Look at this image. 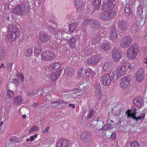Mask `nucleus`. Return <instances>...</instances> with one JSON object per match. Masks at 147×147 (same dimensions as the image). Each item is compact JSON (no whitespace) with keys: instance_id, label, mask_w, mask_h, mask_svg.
<instances>
[{"instance_id":"61","label":"nucleus","mask_w":147,"mask_h":147,"mask_svg":"<svg viewBox=\"0 0 147 147\" xmlns=\"http://www.w3.org/2000/svg\"><path fill=\"white\" fill-rule=\"evenodd\" d=\"M68 106L69 107H71L72 108H74L75 107V105L72 103H70L69 105Z\"/></svg>"},{"instance_id":"49","label":"nucleus","mask_w":147,"mask_h":147,"mask_svg":"<svg viewBox=\"0 0 147 147\" xmlns=\"http://www.w3.org/2000/svg\"><path fill=\"white\" fill-rule=\"evenodd\" d=\"M7 94L8 96L9 97H11L13 96V91L10 90H7Z\"/></svg>"},{"instance_id":"12","label":"nucleus","mask_w":147,"mask_h":147,"mask_svg":"<svg viewBox=\"0 0 147 147\" xmlns=\"http://www.w3.org/2000/svg\"><path fill=\"white\" fill-rule=\"evenodd\" d=\"M102 84L105 86H108L109 85L111 81L110 74H104L102 77Z\"/></svg>"},{"instance_id":"34","label":"nucleus","mask_w":147,"mask_h":147,"mask_svg":"<svg viewBox=\"0 0 147 147\" xmlns=\"http://www.w3.org/2000/svg\"><path fill=\"white\" fill-rule=\"evenodd\" d=\"M145 116V114L143 113L142 115H140L139 117H135V120L136 122H138L139 119L142 121L144 120Z\"/></svg>"},{"instance_id":"46","label":"nucleus","mask_w":147,"mask_h":147,"mask_svg":"<svg viewBox=\"0 0 147 147\" xmlns=\"http://www.w3.org/2000/svg\"><path fill=\"white\" fill-rule=\"evenodd\" d=\"M125 114L127 115V118H131L132 119L135 120V117L133 116L132 115L129 113V111H127V110L125 113Z\"/></svg>"},{"instance_id":"39","label":"nucleus","mask_w":147,"mask_h":147,"mask_svg":"<svg viewBox=\"0 0 147 147\" xmlns=\"http://www.w3.org/2000/svg\"><path fill=\"white\" fill-rule=\"evenodd\" d=\"M101 48L104 51L109 50L111 49L110 46L107 44H104L102 46Z\"/></svg>"},{"instance_id":"48","label":"nucleus","mask_w":147,"mask_h":147,"mask_svg":"<svg viewBox=\"0 0 147 147\" xmlns=\"http://www.w3.org/2000/svg\"><path fill=\"white\" fill-rule=\"evenodd\" d=\"M109 67V65L108 63H105L103 66V68L105 71H107Z\"/></svg>"},{"instance_id":"37","label":"nucleus","mask_w":147,"mask_h":147,"mask_svg":"<svg viewBox=\"0 0 147 147\" xmlns=\"http://www.w3.org/2000/svg\"><path fill=\"white\" fill-rule=\"evenodd\" d=\"M138 29L137 26L136 24L132 25L130 27V31L132 33L135 32Z\"/></svg>"},{"instance_id":"59","label":"nucleus","mask_w":147,"mask_h":147,"mask_svg":"<svg viewBox=\"0 0 147 147\" xmlns=\"http://www.w3.org/2000/svg\"><path fill=\"white\" fill-rule=\"evenodd\" d=\"M57 98H51V104H53V103L55 101V100H57Z\"/></svg>"},{"instance_id":"36","label":"nucleus","mask_w":147,"mask_h":147,"mask_svg":"<svg viewBox=\"0 0 147 147\" xmlns=\"http://www.w3.org/2000/svg\"><path fill=\"white\" fill-rule=\"evenodd\" d=\"M22 99L21 96H17L14 99V102L17 103H20L22 102Z\"/></svg>"},{"instance_id":"13","label":"nucleus","mask_w":147,"mask_h":147,"mask_svg":"<svg viewBox=\"0 0 147 147\" xmlns=\"http://www.w3.org/2000/svg\"><path fill=\"white\" fill-rule=\"evenodd\" d=\"M100 58L97 55H92L91 57L89 58L88 61V63L89 65H94L99 62Z\"/></svg>"},{"instance_id":"10","label":"nucleus","mask_w":147,"mask_h":147,"mask_svg":"<svg viewBox=\"0 0 147 147\" xmlns=\"http://www.w3.org/2000/svg\"><path fill=\"white\" fill-rule=\"evenodd\" d=\"M92 136L89 132L85 131L82 132L80 136V138L86 142H88L92 140Z\"/></svg>"},{"instance_id":"30","label":"nucleus","mask_w":147,"mask_h":147,"mask_svg":"<svg viewBox=\"0 0 147 147\" xmlns=\"http://www.w3.org/2000/svg\"><path fill=\"white\" fill-rule=\"evenodd\" d=\"M111 124H108L106 125H104L102 128L99 129V131L101 130H102L105 131H109L111 129Z\"/></svg>"},{"instance_id":"55","label":"nucleus","mask_w":147,"mask_h":147,"mask_svg":"<svg viewBox=\"0 0 147 147\" xmlns=\"http://www.w3.org/2000/svg\"><path fill=\"white\" fill-rule=\"evenodd\" d=\"M13 64V62H9L7 65V67H8L9 69L10 70L12 68V65Z\"/></svg>"},{"instance_id":"57","label":"nucleus","mask_w":147,"mask_h":147,"mask_svg":"<svg viewBox=\"0 0 147 147\" xmlns=\"http://www.w3.org/2000/svg\"><path fill=\"white\" fill-rule=\"evenodd\" d=\"M34 91H29L28 92V94L30 95H35Z\"/></svg>"},{"instance_id":"35","label":"nucleus","mask_w":147,"mask_h":147,"mask_svg":"<svg viewBox=\"0 0 147 147\" xmlns=\"http://www.w3.org/2000/svg\"><path fill=\"white\" fill-rule=\"evenodd\" d=\"M85 74L87 77L89 78L93 76V72L91 70H85Z\"/></svg>"},{"instance_id":"25","label":"nucleus","mask_w":147,"mask_h":147,"mask_svg":"<svg viewBox=\"0 0 147 147\" xmlns=\"http://www.w3.org/2000/svg\"><path fill=\"white\" fill-rule=\"evenodd\" d=\"M83 5L82 0H75V5L78 11L80 10L81 8H82V10Z\"/></svg>"},{"instance_id":"41","label":"nucleus","mask_w":147,"mask_h":147,"mask_svg":"<svg viewBox=\"0 0 147 147\" xmlns=\"http://www.w3.org/2000/svg\"><path fill=\"white\" fill-rule=\"evenodd\" d=\"M85 70H83V68H82L79 69L78 71V74L79 76H84V73H85L84 72Z\"/></svg>"},{"instance_id":"29","label":"nucleus","mask_w":147,"mask_h":147,"mask_svg":"<svg viewBox=\"0 0 147 147\" xmlns=\"http://www.w3.org/2000/svg\"><path fill=\"white\" fill-rule=\"evenodd\" d=\"M69 26L68 31L70 33H72L75 30L77 25L76 23H72L69 24Z\"/></svg>"},{"instance_id":"38","label":"nucleus","mask_w":147,"mask_h":147,"mask_svg":"<svg viewBox=\"0 0 147 147\" xmlns=\"http://www.w3.org/2000/svg\"><path fill=\"white\" fill-rule=\"evenodd\" d=\"M94 110L93 109H92L89 111V113L88 114V116L86 118L87 120H88L90 118H91L93 116V114L94 113Z\"/></svg>"},{"instance_id":"47","label":"nucleus","mask_w":147,"mask_h":147,"mask_svg":"<svg viewBox=\"0 0 147 147\" xmlns=\"http://www.w3.org/2000/svg\"><path fill=\"white\" fill-rule=\"evenodd\" d=\"M95 88L97 91L98 92L100 91V85L98 84H95Z\"/></svg>"},{"instance_id":"22","label":"nucleus","mask_w":147,"mask_h":147,"mask_svg":"<svg viewBox=\"0 0 147 147\" xmlns=\"http://www.w3.org/2000/svg\"><path fill=\"white\" fill-rule=\"evenodd\" d=\"M67 43L69 45L70 48H73L76 46V39L73 37H71L67 41Z\"/></svg>"},{"instance_id":"62","label":"nucleus","mask_w":147,"mask_h":147,"mask_svg":"<svg viewBox=\"0 0 147 147\" xmlns=\"http://www.w3.org/2000/svg\"><path fill=\"white\" fill-rule=\"evenodd\" d=\"M34 52L36 54V55H34V56H37V49H36V48L35 46L34 47Z\"/></svg>"},{"instance_id":"45","label":"nucleus","mask_w":147,"mask_h":147,"mask_svg":"<svg viewBox=\"0 0 147 147\" xmlns=\"http://www.w3.org/2000/svg\"><path fill=\"white\" fill-rule=\"evenodd\" d=\"M18 77L20 78V81L23 82L24 81V77L23 74L21 73H19L17 75Z\"/></svg>"},{"instance_id":"7","label":"nucleus","mask_w":147,"mask_h":147,"mask_svg":"<svg viewBox=\"0 0 147 147\" xmlns=\"http://www.w3.org/2000/svg\"><path fill=\"white\" fill-rule=\"evenodd\" d=\"M42 56L43 59L46 61L52 60L55 58L53 53L51 51L44 52L42 53Z\"/></svg>"},{"instance_id":"20","label":"nucleus","mask_w":147,"mask_h":147,"mask_svg":"<svg viewBox=\"0 0 147 147\" xmlns=\"http://www.w3.org/2000/svg\"><path fill=\"white\" fill-rule=\"evenodd\" d=\"M61 70L60 69L55 72L52 73L50 76V79L51 81L54 82L57 80L61 72Z\"/></svg>"},{"instance_id":"21","label":"nucleus","mask_w":147,"mask_h":147,"mask_svg":"<svg viewBox=\"0 0 147 147\" xmlns=\"http://www.w3.org/2000/svg\"><path fill=\"white\" fill-rule=\"evenodd\" d=\"M134 105L139 107H141L144 105V101L140 98L138 97L134 100Z\"/></svg>"},{"instance_id":"56","label":"nucleus","mask_w":147,"mask_h":147,"mask_svg":"<svg viewBox=\"0 0 147 147\" xmlns=\"http://www.w3.org/2000/svg\"><path fill=\"white\" fill-rule=\"evenodd\" d=\"M37 137V134H35V135L31 136L30 137V140L31 142L33 141L34 140V138Z\"/></svg>"},{"instance_id":"32","label":"nucleus","mask_w":147,"mask_h":147,"mask_svg":"<svg viewBox=\"0 0 147 147\" xmlns=\"http://www.w3.org/2000/svg\"><path fill=\"white\" fill-rule=\"evenodd\" d=\"M64 72L66 73L68 76H70L73 74L72 69L69 67H67L65 68Z\"/></svg>"},{"instance_id":"26","label":"nucleus","mask_w":147,"mask_h":147,"mask_svg":"<svg viewBox=\"0 0 147 147\" xmlns=\"http://www.w3.org/2000/svg\"><path fill=\"white\" fill-rule=\"evenodd\" d=\"M61 65L60 63H55L52 64H51L49 67V69L50 70L52 69L56 70L60 67Z\"/></svg>"},{"instance_id":"40","label":"nucleus","mask_w":147,"mask_h":147,"mask_svg":"<svg viewBox=\"0 0 147 147\" xmlns=\"http://www.w3.org/2000/svg\"><path fill=\"white\" fill-rule=\"evenodd\" d=\"M127 111H129V113L131 115H132L134 117H136V114L137 113V111L136 110V109L135 108H134V111L133 112H131V110H130V109H128L127 110Z\"/></svg>"},{"instance_id":"58","label":"nucleus","mask_w":147,"mask_h":147,"mask_svg":"<svg viewBox=\"0 0 147 147\" xmlns=\"http://www.w3.org/2000/svg\"><path fill=\"white\" fill-rule=\"evenodd\" d=\"M49 127H46V128L44 130L43 133H46V132H47L48 129H49Z\"/></svg>"},{"instance_id":"52","label":"nucleus","mask_w":147,"mask_h":147,"mask_svg":"<svg viewBox=\"0 0 147 147\" xmlns=\"http://www.w3.org/2000/svg\"><path fill=\"white\" fill-rule=\"evenodd\" d=\"M37 130V126H34L33 127H32L29 130V133H31L33 131H34Z\"/></svg>"},{"instance_id":"14","label":"nucleus","mask_w":147,"mask_h":147,"mask_svg":"<svg viewBox=\"0 0 147 147\" xmlns=\"http://www.w3.org/2000/svg\"><path fill=\"white\" fill-rule=\"evenodd\" d=\"M55 104V105L53 106L57 108H61L62 106H65L67 105V103L66 102L64 101L63 100L57 99L55 101H54V102L53 103V105Z\"/></svg>"},{"instance_id":"6","label":"nucleus","mask_w":147,"mask_h":147,"mask_svg":"<svg viewBox=\"0 0 147 147\" xmlns=\"http://www.w3.org/2000/svg\"><path fill=\"white\" fill-rule=\"evenodd\" d=\"M132 42V40L129 36H126L122 39L121 41V46L124 49L128 47Z\"/></svg>"},{"instance_id":"16","label":"nucleus","mask_w":147,"mask_h":147,"mask_svg":"<svg viewBox=\"0 0 147 147\" xmlns=\"http://www.w3.org/2000/svg\"><path fill=\"white\" fill-rule=\"evenodd\" d=\"M118 26L121 31H125L128 27V24L125 21H120L118 22Z\"/></svg>"},{"instance_id":"64","label":"nucleus","mask_w":147,"mask_h":147,"mask_svg":"<svg viewBox=\"0 0 147 147\" xmlns=\"http://www.w3.org/2000/svg\"><path fill=\"white\" fill-rule=\"evenodd\" d=\"M144 59L146 61H144L143 63L147 64V59L145 58Z\"/></svg>"},{"instance_id":"5","label":"nucleus","mask_w":147,"mask_h":147,"mask_svg":"<svg viewBox=\"0 0 147 147\" xmlns=\"http://www.w3.org/2000/svg\"><path fill=\"white\" fill-rule=\"evenodd\" d=\"M19 32H8L7 36L5 37L4 40L6 41L11 42L18 38H19Z\"/></svg>"},{"instance_id":"42","label":"nucleus","mask_w":147,"mask_h":147,"mask_svg":"<svg viewBox=\"0 0 147 147\" xmlns=\"http://www.w3.org/2000/svg\"><path fill=\"white\" fill-rule=\"evenodd\" d=\"M117 70H119L120 72L123 73L124 74H125V67L124 66H119L117 69Z\"/></svg>"},{"instance_id":"19","label":"nucleus","mask_w":147,"mask_h":147,"mask_svg":"<svg viewBox=\"0 0 147 147\" xmlns=\"http://www.w3.org/2000/svg\"><path fill=\"white\" fill-rule=\"evenodd\" d=\"M101 0H93L91 4L93 6L92 8L94 11L98 9L101 5Z\"/></svg>"},{"instance_id":"2","label":"nucleus","mask_w":147,"mask_h":147,"mask_svg":"<svg viewBox=\"0 0 147 147\" xmlns=\"http://www.w3.org/2000/svg\"><path fill=\"white\" fill-rule=\"evenodd\" d=\"M139 48L138 45L135 43L132 45L128 49L127 54L129 58L133 59L136 57Z\"/></svg>"},{"instance_id":"11","label":"nucleus","mask_w":147,"mask_h":147,"mask_svg":"<svg viewBox=\"0 0 147 147\" xmlns=\"http://www.w3.org/2000/svg\"><path fill=\"white\" fill-rule=\"evenodd\" d=\"M136 76V79L138 82L142 81L144 79V71L143 69H141L137 71Z\"/></svg>"},{"instance_id":"63","label":"nucleus","mask_w":147,"mask_h":147,"mask_svg":"<svg viewBox=\"0 0 147 147\" xmlns=\"http://www.w3.org/2000/svg\"><path fill=\"white\" fill-rule=\"evenodd\" d=\"M129 69H132L133 68V66L131 65H129L128 67Z\"/></svg>"},{"instance_id":"1","label":"nucleus","mask_w":147,"mask_h":147,"mask_svg":"<svg viewBox=\"0 0 147 147\" xmlns=\"http://www.w3.org/2000/svg\"><path fill=\"white\" fill-rule=\"evenodd\" d=\"M55 30L54 28L49 26L48 29H46L45 31H41L39 34L40 40L42 42H47L51 38V34L54 35Z\"/></svg>"},{"instance_id":"50","label":"nucleus","mask_w":147,"mask_h":147,"mask_svg":"<svg viewBox=\"0 0 147 147\" xmlns=\"http://www.w3.org/2000/svg\"><path fill=\"white\" fill-rule=\"evenodd\" d=\"M43 88H42L40 87V88H38V90L37 91V94H38L39 95L40 94L41 95H43V92L42 91Z\"/></svg>"},{"instance_id":"53","label":"nucleus","mask_w":147,"mask_h":147,"mask_svg":"<svg viewBox=\"0 0 147 147\" xmlns=\"http://www.w3.org/2000/svg\"><path fill=\"white\" fill-rule=\"evenodd\" d=\"M13 84H15V85L17 86H18V84H20V82L19 81L16 80L15 78L13 80Z\"/></svg>"},{"instance_id":"8","label":"nucleus","mask_w":147,"mask_h":147,"mask_svg":"<svg viewBox=\"0 0 147 147\" xmlns=\"http://www.w3.org/2000/svg\"><path fill=\"white\" fill-rule=\"evenodd\" d=\"M124 74L123 73L120 72L117 69L114 71L112 73L111 76V82L114 83L117 79L120 78Z\"/></svg>"},{"instance_id":"23","label":"nucleus","mask_w":147,"mask_h":147,"mask_svg":"<svg viewBox=\"0 0 147 147\" xmlns=\"http://www.w3.org/2000/svg\"><path fill=\"white\" fill-rule=\"evenodd\" d=\"M125 5V6L124 10L125 14L126 16H128L130 15L131 12V6L130 4L127 2L126 3Z\"/></svg>"},{"instance_id":"27","label":"nucleus","mask_w":147,"mask_h":147,"mask_svg":"<svg viewBox=\"0 0 147 147\" xmlns=\"http://www.w3.org/2000/svg\"><path fill=\"white\" fill-rule=\"evenodd\" d=\"M6 55L5 47H3L0 49V60L3 59Z\"/></svg>"},{"instance_id":"9","label":"nucleus","mask_w":147,"mask_h":147,"mask_svg":"<svg viewBox=\"0 0 147 147\" xmlns=\"http://www.w3.org/2000/svg\"><path fill=\"white\" fill-rule=\"evenodd\" d=\"M131 78L127 76L123 78L121 80L120 85L121 87L123 88H126L130 84Z\"/></svg>"},{"instance_id":"28","label":"nucleus","mask_w":147,"mask_h":147,"mask_svg":"<svg viewBox=\"0 0 147 147\" xmlns=\"http://www.w3.org/2000/svg\"><path fill=\"white\" fill-rule=\"evenodd\" d=\"M100 23L97 20H91L90 25L92 26L93 27L98 28L100 27Z\"/></svg>"},{"instance_id":"15","label":"nucleus","mask_w":147,"mask_h":147,"mask_svg":"<svg viewBox=\"0 0 147 147\" xmlns=\"http://www.w3.org/2000/svg\"><path fill=\"white\" fill-rule=\"evenodd\" d=\"M112 55L113 58L116 61H119L122 56L121 52L117 49L113 50Z\"/></svg>"},{"instance_id":"60","label":"nucleus","mask_w":147,"mask_h":147,"mask_svg":"<svg viewBox=\"0 0 147 147\" xmlns=\"http://www.w3.org/2000/svg\"><path fill=\"white\" fill-rule=\"evenodd\" d=\"M115 1V0H107L106 2L109 4H114L113 2Z\"/></svg>"},{"instance_id":"43","label":"nucleus","mask_w":147,"mask_h":147,"mask_svg":"<svg viewBox=\"0 0 147 147\" xmlns=\"http://www.w3.org/2000/svg\"><path fill=\"white\" fill-rule=\"evenodd\" d=\"M139 144L137 142H132L130 144L131 147H139Z\"/></svg>"},{"instance_id":"31","label":"nucleus","mask_w":147,"mask_h":147,"mask_svg":"<svg viewBox=\"0 0 147 147\" xmlns=\"http://www.w3.org/2000/svg\"><path fill=\"white\" fill-rule=\"evenodd\" d=\"M8 32H18V28L15 25H10L8 27Z\"/></svg>"},{"instance_id":"33","label":"nucleus","mask_w":147,"mask_h":147,"mask_svg":"<svg viewBox=\"0 0 147 147\" xmlns=\"http://www.w3.org/2000/svg\"><path fill=\"white\" fill-rule=\"evenodd\" d=\"M32 51L31 49H28L25 52V55L26 57H30L32 55Z\"/></svg>"},{"instance_id":"54","label":"nucleus","mask_w":147,"mask_h":147,"mask_svg":"<svg viewBox=\"0 0 147 147\" xmlns=\"http://www.w3.org/2000/svg\"><path fill=\"white\" fill-rule=\"evenodd\" d=\"M91 20H89L88 19H84V22L85 24H90L91 23Z\"/></svg>"},{"instance_id":"18","label":"nucleus","mask_w":147,"mask_h":147,"mask_svg":"<svg viewBox=\"0 0 147 147\" xmlns=\"http://www.w3.org/2000/svg\"><path fill=\"white\" fill-rule=\"evenodd\" d=\"M114 6V4H110L106 2L102 5V9L105 11H110L113 9Z\"/></svg>"},{"instance_id":"24","label":"nucleus","mask_w":147,"mask_h":147,"mask_svg":"<svg viewBox=\"0 0 147 147\" xmlns=\"http://www.w3.org/2000/svg\"><path fill=\"white\" fill-rule=\"evenodd\" d=\"M68 145V142L64 139L60 140L58 142L57 145L58 147H67Z\"/></svg>"},{"instance_id":"3","label":"nucleus","mask_w":147,"mask_h":147,"mask_svg":"<svg viewBox=\"0 0 147 147\" xmlns=\"http://www.w3.org/2000/svg\"><path fill=\"white\" fill-rule=\"evenodd\" d=\"M26 7L22 4H20L16 6L13 9L12 13L16 16H22L26 15L27 11Z\"/></svg>"},{"instance_id":"17","label":"nucleus","mask_w":147,"mask_h":147,"mask_svg":"<svg viewBox=\"0 0 147 147\" xmlns=\"http://www.w3.org/2000/svg\"><path fill=\"white\" fill-rule=\"evenodd\" d=\"M110 38L112 40L115 39L117 37V33L115 26V25L111 26L109 32Z\"/></svg>"},{"instance_id":"44","label":"nucleus","mask_w":147,"mask_h":147,"mask_svg":"<svg viewBox=\"0 0 147 147\" xmlns=\"http://www.w3.org/2000/svg\"><path fill=\"white\" fill-rule=\"evenodd\" d=\"M82 85V84L80 85L79 86V89L76 88L74 89L73 90V92L74 93L76 94L78 92H80L81 90H83L80 87V86Z\"/></svg>"},{"instance_id":"51","label":"nucleus","mask_w":147,"mask_h":147,"mask_svg":"<svg viewBox=\"0 0 147 147\" xmlns=\"http://www.w3.org/2000/svg\"><path fill=\"white\" fill-rule=\"evenodd\" d=\"M116 137V133L115 132L113 133L111 135L110 138L111 140H114Z\"/></svg>"},{"instance_id":"4","label":"nucleus","mask_w":147,"mask_h":147,"mask_svg":"<svg viewBox=\"0 0 147 147\" xmlns=\"http://www.w3.org/2000/svg\"><path fill=\"white\" fill-rule=\"evenodd\" d=\"M116 13V12L114 10L106 12H103L100 14V17L102 20H108L115 17Z\"/></svg>"}]
</instances>
